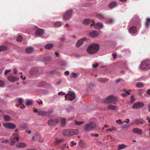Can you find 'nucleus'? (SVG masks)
Here are the masks:
<instances>
[{
	"instance_id": "obj_54",
	"label": "nucleus",
	"mask_w": 150,
	"mask_h": 150,
	"mask_svg": "<svg viewBox=\"0 0 150 150\" xmlns=\"http://www.w3.org/2000/svg\"><path fill=\"white\" fill-rule=\"evenodd\" d=\"M71 147L73 146L74 145H76L77 144V143L74 142V141H72L71 142Z\"/></svg>"
},
{
	"instance_id": "obj_46",
	"label": "nucleus",
	"mask_w": 150,
	"mask_h": 150,
	"mask_svg": "<svg viewBox=\"0 0 150 150\" xmlns=\"http://www.w3.org/2000/svg\"><path fill=\"white\" fill-rule=\"evenodd\" d=\"M84 142L82 140H81L79 142V146H80L83 148L84 147V145H83Z\"/></svg>"
},
{
	"instance_id": "obj_11",
	"label": "nucleus",
	"mask_w": 150,
	"mask_h": 150,
	"mask_svg": "<svg viewBox=\"0 0 150 150\" xmlns=\"http://www.w3.org/2000/svg\"><path fill=\"white\" fill-rule=\"evenodd\" d=\"M144 105V104L142 102H137L134 103L132 108L133 109L140 108H142Z\"/></svg>"
},
{
	"instance_id": "obj_63",
	"label": "nucleus",
	"mask_w": 150,
	"mask_h": 150,
	"mask_svg": "<svg viewBox=\"0 0 150 150\" xmlns=\"http://www.w3.org/2000/svg\"><path fill=\"white\" fill-rule=\"evenodd\" d=\"M146 93L148 95H150V90L148 89L147 90Z\"/></svg>"
},
{
	"instance_id": "obj_5",
	"label": "nucleus",
	"mask_w": 150,
	"mask_h": 150,
	"mask_svg": "<svg viewBox=\"0 0 150 150\" xmlns=\"http://www.w3.org/2000/svg\"><path fill=\"white\" fill-rule=\"evenodd\" d=\"M73 13L72 10L67 11L63 16V19L65 20H69L72 17Z\"/></svg>"
},
{
	"instance_id": "obj_62",
	"label": "nucleus",
	"mask_w": 150,
	"mask_h": 150,
	"mask_svg": "<svg viewBox=\"0 0 150 150\" xmlns=\"http://www.w3.org/2000/svg\"><path fill=\"white\" fill-rule=\"evenodd\" d=\"M113 21V20L112 19H110L108 22V23H112Z\"/></svg>"
},
{
	"instance_id": "obj_33",
	"label": "nucleus",
	"mask_w": 150,
	"mask_h": 150,
	"mask_svg": "<svg viewBox=\"0 0 150 150\" xmlns=\"http://www.w3.org/2000/svg\"><path fill=\"white\" fill-rule=\"evenodd\" d=\"M4 119L6 121H9L11 120L10 116L8 115H4L3 116Z\"/></svg>"
},
{
	"instance_id": "obj_16",
	"label": "nucleus",
	"mask_w": 150,
	"mask_h": 150,
	"mask_svg": "<svg viewBox=\"0 0 150 150\" xmlns=\"http://www.w3.org/2000/svg\"><path fill=\"white\" fill-rule=\"evenodd\" d=\"M8 80L12 82H13L16 81L17 80V77L13 76H10L7 77Z\"/></svg>"
},
{
	"instance_id": "obj_47",
	"label": "nucleus",
	"mask_w": 150,
	"mask_h": 150,
	"mask_svg": "<svg viewBox=\"0 0 150 150\" xmlns=\"http://www.w3.org/2000/svg\"><path fill=\"white\" fill-rule=\"evenodd\" d=\"M122 120L121 119H119L116 120V122L119 124H122L123 123Z\"/></svg>"
},
{
	"instance_id": "obj_61",
	"label": "nucleus",
	"mask_w": 150,
	"mask_h": 150,
	"mask_svg": "<svg viewBox=\"0 0 150 150\" xmlns=\"http://www.w3.org/2000/svg\"><path fill=\"white\" fill-rule=\"evenodd\" d=\"M69 72L68 71H66L65 72L64 74L65 75H68L69 74Z\"/></svg>"
},
{
	"instance_id": "obj_13",
	"label": "nucleus",
	"mask_w": 150,
	"mask_h": 150,
	"mask_svg": "<svg viewBox=\"0 0 150 150\" xmlns=\"http://www.w3.org/2000/svg\"><path fill=\"white\" fill-rule=\"evenodd\" d=\"M51 113L50 111H40L38 112V114L42 116L49 115Z\"/></svg>"
},
{
	"instance_id": "obj_59",
	"label": "nucleus",
	"mask_w": 150,
	"mask_h": 150,
	"mask_svg": "<svg viewBox=\"0 0 150 150\" xmlns=\"http://www.w3.org/2000/svg\"><path fill=\"white\" fill-rule=\"evenodd\" d=\"M98 65L97 63H96L95 64L93 65V66L94 68H96L98 66Z\"/></svg>"
},
{
	"instance_id": "obj_64",
	"label": "nucleus",
	"mask_w": 150,
	"mask_h": 150,
	"mask_svg": "<svg viewBox=\"0 0 150 150\" xmlns=\"http://www.w3.org/2000/svg\"><path fill=\"white\" fill-rule=\"evenodd\" d=\"M55 54L57 57H58L59 55V53L57 52H56L55 53Z\"/></svg>"
},
{
	"instance_id": "obj_24",
	"label": "nucleus",
	"mask_w": 150,
	"mask_h": 150,
	"mask_svg": "<svg viewBox=\"0 0 150 150\" xmlns=\"http://www.w3.org/2000/svg\"><path fill=\"white\" fill-rule=\"evenodd\" d=\"M143 121H144L142 119H136L135 121L134 124L136 125L142 124Z\"/></svg>"
},
{
	"instance_id": "obj_4",
	"label": "nucleus",
	"mask_w": 150,
	"mask_h": 150,
	"mask_svg": "<svg viewBox=\"0 0 150 150\" xmlns=\"http://www.w3.org/2000/svg\"><path fill=\"white\" fill-rule=\"evenodd\" d=\"M76 97V94L74 92L72 91H69L67 94L65 95V100H68L71 101L73 100Z\"/></svg>"
},
{
	"instance_id": "obj_40",
	"label": "nucleus",
	"mask_w": 150,
	"mask_h": 150,
	"mask_svg": "<svg viewBox=\"0 0 150 150\" xmlns=\"http://www.w3.org/2000/svg\"><path fill=\"white\" fill-rule=\"evenodd\" d=\"M126 147V146L123 144L119 145V148L118 150H120L125 148Z\"/></svg>"
},
{
	"instance_id": "obj_27",
	"label": "nucleus",
	"mask_w": 150,
	"mask_h": 150,
	"mask_svg": "<svg viewBox=\"0 0 150 150\" xmlns=\"http://www.w3.org/2000/svg\"><path fill=\"white\" fill-rule=\"evenodd\" d=\"M63 134L65 136H70V130H65L63 131Z\"/></svg>"
},
{
	"instance_id": "obj_22",
	"label": "nucleus",
	"mask_w": 150,
	"mask_h": 150,
	"mask_svg": "<svg viewBox=\"0 0 150 150\" xmlns=\"http://www.w3.org/2000/svg\"><path fill=\"white\" fill-rule=\"evenodd\" d=\"M78 133V131L77 130H70V136L75 135Z\"/></svg>"
},
{
	"instance_id": "obj_58",
	"label": "nucleus",
	"mask_w": 150,
	"mask_h": 150,
	"mask_svg": "<svg viewBox=\"0 0 150 150\" xmlns=\"http://www.w3.org/2000/svg\"><path fill=\"white\" fill-rule=\"evenodd\" d=\"M11 71V70H6L4 72V74L5 75H6L7 74Z\"/></svg>"
},
{
	"instance_id": "obj_2",
	"label": "nucleus",
	"mask_w": 150,
	"mask_h": 150,
	"mask_svg": "<svg viewBox=\"0 0 150 150\" xmlns=\"http://www.w3.org/2000/svg\"><path fill=\"white\" fill-rule=\"evenodd\" d=\"M117 100V97L113 95H110L104 100V102L106 103H112L114 104L115 105Z\"/></svg>"
},
{
	"instance_id": "obj_45",
	"label": "nucleus",
	"mask_w": 150,
	"mask_h": 150,
	"mask_svg": "<svg viewBox=\"0 0 150 150\" xmlns=\"http://www.w3.org/2000/svg\"><path fill=\"white\" fill-rule=\"evenodd\" d=\"M75 122L76 125H82L84 122L82 121L78 122L77 121H75Z\"/></svg>"
},
{
	"instance_id": "obj_48",
	"label": "nucleus",
	"mask_w": 150,
	"mask_h": 150,
	"mask_svg": "<svg viewBox=\"0 0 150 150\" xmlns=\"http://www.w3.org/2000/svg\"><path fill=\"white\" fill-rule=\"evenodd\" d=\"M135 99L134 96H132L131 97V102L132 103H133L135 101Z\"/></svg>"
},
{
	"instance_id": "obj_26",
	"label": "nucleus",
	"mask_w": 150,
	"mask_h": 150,
	"mask_svg": "<svg viewBox=\"0 0 150 150\" xmlns=\"http://www.w3.org/2000/svg\"><path fill=\"white\" fill-rule=\"evenodd\" d=\"M18 103L16 105L17 107H18L19 105L22 104L23 102V100L22 98H19L18 99Z\"/></svg>"
},
{
	"instance_id": "obj_14",
	"label": "nucleus",
	"mask_w": 150,
	"mask_h": 150,
	"mask_svg": "<svg viewBox=\"0 0 150 150\" xmlns=\"http://www.w3.org/2000/svg\"><path fill=\"white\" fill-rule=\"evenodd\" d=\"M40 137V135L38 133H35L32 138V140L33 141H36Z\"/></svg>"
},
{
	"instance_id": "obj_36",
	"label": "nucleus",
	"mask_w": 150,
	"mask_h": 150,
	"mask_svg": "<svg viewBox=\"0 0 150 150\" xmlns=\"http://www.w3.org/2000/svg\"><path fill=\"white\" fill-rule=\"evenodd\" d=\"M150 23V18H148L146 19V21L145 23V26L146 28H148L149 25Z\"/></svg>"
},
{
	"instance_id": "obj_50",
	"label": "nucleus",
	"mask_w": 150,
	"mask_h": 150,
	"mask_svg": "<svg viewBox=\"0 0 150 150\" xmlns=\"http://www.w3.org/2000/svg\"><path fill=\"white\" fill-rule=\"evenodd\" d=\"M73 110V108L72 107H69L67 109V111L68 112H70Z\"/></svg>"
},
{
	"instance_id": "obj_56",
	"label": "nucleus",
	"mask_w": 150,
	"mask_h": 150,
	"mask_svg": "<svg viewBox=\"0 0 150 150\" xmlns=\"http://www.w3.org/2000/svg\"><path fill=\"white\" fill-rule=\"evenodd\" d=\"M38 142H43V139L41 137V136L40 135V137L38 139Z\"/></svg>"
},
{
	"instance_id": "obj_43",
	"label": "nucleus",
	"mask_w": 150,
	"mask_h": 150,
	"mask_svg": "<svg viewBox=\"0 0 150 150\" xmlns=\"http://www.w3.org/2000/svg\"><path fill=\"white\" fill-rule=\"evenodd\" d=\"M22 40V37L21 36H18L17 38V40L18 42H21Z\"/></svg>"
},
{
	"instance_id": "obj_29",
	"label": "nucleus",
	"mask_w": 150,
	"mask_h": 150,
	"mask_svg": "<svg viewBox=\"0 0 150 150\" xmlns=\"http://www.w3.org/2000/svg\"><path fill=\"white\" fill-rule=\"evenodd\" d=\"M98 81L99 82H105L108 81V79L106 78H100L98 79Z\"/></svg>"
},
{
	"instance_id": "obj_49",
	"label": "nucleus",
	"mask_w": 150,
	"mask_h": 150,
	"mask_svg": "<svg viewBox=\"0 0 150 150\" xmlns=\"http://www.w3.org/2000/svg\"><path fill=\"white\" fill-rule=\"evenodd\" d=\"M130 127L129 125H124L122 126V128H124V129H127L129 127Z\"/></svg>"
},
{
	"instance_id": "obj_42",
	"label": "nucleus",
	"mask_w": 150,
	"mask_h": 150,
	"mask_svg": "<svg viewBox=\"0 0 150 150\" xmlns=\"http://www.w3.org/2000/svg\"><path fill=\"white\" fill-rule=\"evenodd\" d=\"M66 119L65 118H62L61 120V124L62 126H64L65 123Z\"/></svg>"
},
{
	"instance_id": "obj_57",
	"label": "nucleus",
	"mask_w": 150,
	"mask_h": 150,
	"mask_svg": "<svg viewBox=\"0 0 150 150\" xmlns=\"http://www.w3.org/2000/svg\"><path fill=\"white\" fill-rule=\"evenodd\" d=\"M58 95H64L65 94V93L63 92H59L58 93Z\"/></svg>"
},
{
	"instance_id": "obj_44",
	"label": "nucleus",
	"mask_w": 150,
	"mask_h": 150,
	"mask_svg": "<svg viewBox=\"0 0 150 150\" xmlns=\"http://www.w3.org/2000/svg\"><path fill=\"white\" fill-rule=\"evenodd\" d=\"M116 130V129L114 127H112L111 129L109 128L106 129V131H110L111 132L112 131H115Z\"/></svg>"
},
{
	"instance_id": "obj_51",
	"label": "nucleus",
	"mask_w": 150,
	"mask_h": 150,
	"mask_svg": "<svg viewBox=\"0 0 150 150\" xmlns=\"http://www.w3.org/2000/svg\"><path fill=\"white\" fill-rule=\"evenodd\" d=\"M32 104V102L31 100H28L27 102L26 105H30Z\"/></svg>"
},
{
	"instance_id": "obj_35",
	"label": "nucleus",
	"mask_w": 150,
	"mask_h": 150,
	"mask_svg": "<svg viewBox=\"0 0 150 150\" xmlns=\"http://www.w3.org/2000/svg\"><path fill=\"white\" fill-rule=\"evenodd\" d=\"M117 5V3L115 2H111L109 5V7L110 8L114 7Z\"/></svg>"
},
{
	"instance_id": "obj_7",
	"label": "nucleus",
	"mask_w": 150,
	"mask_h": 150,
	"mask_svg": "<svg viewBox=\"0 0 150 150\" xmlns=\"http://www.w3.org/2000/svg\"><path fill=\"white\" fill-rule=\"evenodd\" d=\"M19 139L18 135L17 134H13L11 140V145H13Z\"/></svg>"
},
{
	"instance_id": "obj_55",
	"label": "nucleus",
	"mask_w": 150,
	"mask_h": 150,
	"mask_svg": "<svg viewBox=\"0 0 150 150\" xmlns=\"http://www.w3.org/2000/svg\"><path fill=\"white\" fill-rule=\"evenodd\" d=\"M144 77H142L141 78H139L137 79L138 81H141L142 80H145L144 79L145 78Z\"/></svg>"
},
{
	"instance_id": "obj_21",
	"label": "nucleus",
	"mask_w": 150,
	"mask_h": 150,
	"mask_svg": "<svg viewBox=\"0 0 150 150\" xmlns=\"http://www.w3.org/2000/svg\"><path fill=\"white\" fill-rule=\"evenodd\" d=\"M107 108L110 110H115L117 109V106L112 105H110L107 107Z\"/></svg>"
},
{
	"instance_id": "obj_60",
	"label": "nucleus",
	"mask_w": 150,
	"mask_h": 150,
	"mask_svg": "<svg viewBox=\"0 0 150 150\" xmlns=\"http://www.w3.org/2000/svg\"><path fill=\"white\" fill-rule=\"evenodd\" d=\"M13 73L14 74H16L17 73V69H14L13 70Z\"/></svg>"
},
{
	"instance_id": "obj_32",
	"label": "nucleus",
	"mask_w": 150,
	"mask_h": 150,
	"mask_svg": "<svg viewBox=\"0 0 150 150\" xmlns=\"http://www.w3.org/2000/svg\"><path fill=\"white\" fill-rule=\"evenodd\" d=\"M144 85L143 83L141 82H139L136 84V86L138 88H142L144 87Z\"/></svg>"
},
{
	"instance_id": "obj_52",
	"label": "nucleus",
	"mask_w": 150,
	"mask_h": 150,
	"mask_svg": "<svg viewBox=\"0 0 150 150\" xmlns=\"http://www.w3.org/2000/svg\"><path fill=\"white\" fill-rule=\"evenodd\" d=\"M4 85V83L3 81L0 80V87H3Z\"/></svg>"
},
{
	"instance_id": "obj_25",
	"label": "nucleus",
	"mask_w": 150,
	"mask_h": 150,
	"mask_svg": "<svg viewBox=\"0 0 150 150\" xmlns=\"http://www.w3.org/2000/svg\"><path fill=\"white\" fill-rule=\"evenodd\" d=\"M37 69L35 68H33L30 71V74L32 75L36 74L37 72Z\"/></svg>"
},
{
	"instance_id": "obj_8",
	"label": "nucleus",
	"mask_w": 150,
	"mask_h": 150,
	"mask_svg": "<svg viewBox=\"0 0 150 150\" xmlns=\"http://www.w3.org/2000/svg\"><path fill=\"white\" fill-rule=\"evenodd\" d=\"M59 122V120L57 119H52L49 120L48 124L50 126H54L58 124Z\"/></svg>"
},
{
	"instance_id": "obj_38",
	"label": "nucleus",
	"mask_w": 150,
	"mask_h": 150,
	"mask_svg": "<svg viewBox=\"0 0 150 150\" xmlns=\"http://www.w3.org/2000/svg\"><path fill=\"white\" fill-rule=\"evenodd\" d=\"M7 49L6 47L3 45L0 46V52L4 51Z\"/></svg>"
},
{
	"instance_id": "obj_28",
	"label": "nucleus",
	"mask_w": 150,
	"mask_h": 150,
	"mask_svg": "<svg viewBox=\"0 0 150 150\" xmlns=\"http://www.w3.org/2000/svg\"><path fill=\"white\" fill-rule=\"evenodd\" d=\"M64 141V140L63 139L56 138L55 143L56 144H58L60 143L63 142Z\"/></svg>"
},
{
	"instance_id": "obj_15",
	"label": "nucleus",
	"mask_w": 150,
	"mask_h": 150,
	"mask_svg": "<svg viewBox=\"0 0 150 150\" xmlns=\"http://www.w3.org/2000/svg\"><path fill=\"white\" fill-rule=\"evenodd\" d=\"M132 132L134 133H137L139 135L142 134V130L139 128H134L132 130Z\"/></svg>"
},
{
	"instance_id": "obj_6",
	"label": "nucleus",
	"mask_w": 150,
	"mask_h": 150,
	"mask_svg": "<svg viewBox=\"0 0 150 150\" xmlns=\"http://www.w3.org/2000/svg\"><path fill=\"white\" fill-rule=\"evenodd\" d=\"M96 126V125L95 123L92 122L86 125L84 127V129L86 131H89L94 128Z\"/></svg>"
},
{
	"instance_id": "obj_34",
	"label": "nucleus",
	"mask_w": 150,
	"mask_h": 150,
	"mask_svg": "<svg viewBox=\"0 0 150 150\" xmlns=\"http://www.w3.org/2000/svg\"><path fill=\"white\" fill-rule=\"evenodd\" d=\"M91 22V21L88 19H86L84 20L83 21V24L85 25H88Z\"/></svg>"
},
{
	"instance_id": "obj_1",
	"label": "nucleus",
	"mask_w": 150,
	"mask_h": 150,
	"mask_svg": "<svg viewBox=\"0 0 150 150\" xmlns=\"http://www.w3.org/2000/svg\"><path fill=\"white\" fill-rule=\"evenodd\" d=\"M99 47V45H98L92 44L88 47L87 49V51L90 54H94L98 51Z\"/></svg>"
},
{
	"instance_id": "obj_3",
	"label": "nucleus",
	"mask_w": 150,
	"mask_h": 150,
	"mask_svg": "<svg viewBox=\"0 0 150 150\" xmlns=\"http://www.w3.org/2000/svg\"><path fill=\"white\" fill-rule=\"evenodd\" d=\"M142 70L146 71L150 69V60H146L142 62L140 66Z\"/></svg>"
},
{
	"instance_id": "obj_19",
	"label": "nucleus",
	"mask_w": 150,
	"mask_h": 150,
	"mask_svg": "<svg viewBox=\"0 0 150 150\" xmlns=\"http://www.w3.org/2000/svg\"><path fill=\"white\" fill-rule=\"evenodd\" d=\"M44 30L42 29H38L35 32L36 35H40L44 33Z\"/></svg>"
},
{
	"instance_id": "obj_12",
	"label": "nucleus",
	"mask_w": 150,
	"mask_h": 150,
	"mask_svg": "<svg viewBox=\"0 0 150 150\" xmlns=\"http://www.w3.org/2000/svg\"><path fill=\"white\" fill-rule=\"evenodd\" d=\"M87 39L86 38H84L78 40L76 44V46L77 47H80L83 44L84 40H86Z\"/></svg>"
},
{
	"instance_id": "obj_37",
	"label": "nucleus",
	"mask_w": 150,
	"mask_h": 150,
	"mask_svg": "<svg viewBox=\"0 0 150 150\" xmlns=\"http://www.w3.org/2000/svg\"><path fill=\"white\" fill-rule=\"evenodd\" d=\"M70 76L71 78H76L77 77L78 74L74 72H72Z\"/></svg>"
},
{
	"instance_id": "obj_53",
	"label": "nucleus",
	"mask_w": 150,
	"mask_h": 150,
	"mask_svg": "<svg viewBox=\"0 0 150 150\" xmlns=\"http://www.w3.org/2000/svg\"><path fill=\"white\" fill-rule=\"evenodd\" d=\"M66 145V143L64 144H63L61 147V149L63 150H64L65 148Z\"/></svg>"
},
{
	"instance_id": "obj_39",
	"label": "nucleus",
	"mask_w": 150,
	"mask_h": 150,
	"mask_svg": "<svg viewBox=\"0 0 150 150\" xmlns=\"http://www.w3.org/2000/svg\"><path fill=\"white\" fill-rule=\"evenodd\" d=\"M61 25V22H56L54 23V26L55 27H59Z\"/></svg>"
},
{
	"instance_id": "obj_30",
	"label": "nucleus",
	"mask_w": 150,
	"mask_h": 150,
	"mask_svg": "<svg viewBox=\"0 0 150 150\" xmlns=\"http://www.w3.org/2000/svg\"><path fill=\"white\" fill-rule=\"evenodd\" d=\"M53 47V45L52 44H48L45 45V49H50Z\"/></svg>"
},
{
	"instance_id": "obj_10",
	"label": "nucleus",
	"mask_w": 150,
	"mask_h": 150,
	"mask_svg": "<svg viewBox=\"0 0 150 150\" xmlns=\"http://www.w3.org/2000/svg\"><path fill=\"white\" fill-rule=\"evenodd\" d=\"M3 126L8 129H13L16 127L15 124L11 123H6L3 124Z\"/></svg>"
},
{
	"instance_id": "obj_18",
	"label": "nucleus",
	"mask_w": 150,
	"mask_h": 150,
	"mask_svg": "<svg viewBox=\"0 0 150 150\" xmlns=\"http://www.w3.org/2000/svg\"><path fill=\"white\" fill-rule=\"evenodd\" d=\"M27 144L25 143H17L16 146L18 148H24L27 146Z\"/></svg>"
},
{
	"instance_id": "obj_20",
	"label": "nucleus",
	"mask_w": 150,
	"mask_h": 150,
	"mask_svg": "<svg viewBox=\"0 0 150 150\" xmlns=\"http://www.w3.org/2000/svg\"><path fill=\"white\" fill-rule=\"evenodd\" d=\"M98 33L95 30L92 31L90 33V36L92 37H96L98 35Z\"/></svg>"
},
{
	"instance_id": "obj_9",
	"label": "nucleus",
	"mask_w": 150,
	"mask_h": 150,
	"mask_svg": "<svg viewBox=\"0 0 150 150\" xmlns=\"http://www.w3.org/2000/svg\"><path fill=\"white\" fill-rule=\"evenodd\" d=\"M92 21H93V23L91 24V27L92 26H93L95 28L98 29L102 28L103 26V24L101 23H97L95 24V22L93 20Z\"/></svg>"
},
{
	"instance_id": "obj_41",
	"label": "nucleus",
	"mask_w": 150,
	"mask_h": 150,
	"mask_svg": "<svg viewBox=\"0 0 150 150\" xmlns=\"http://www.w3.org/2000/svg\"><path fill=\"white\" fill-rule=\"evenodd\" d=\"M97 17L99 19H102L104 18L103 15L101 13H98L97 15Z\"/></svg>"
},
{
	"instance_id": "obj_23",
	"label": "nucleus",
	"mask_w": 150,
	"mask_h": 150,
	"mask_svg": "<svg viewBox=\"0 0 150 150\" xmlns=\"http://www.w3.org/2000/svg\"><path fill=\"white\" fill-rule=\"evenodd\" d=\"M122 91L125 92V93H122L121 94V96L122 97H125L127 96V95H130V93L129 92V90L127 91L126 89H123Z\"/></svg>"
},
{
	"instance_id": "obj_31",
	"label": "nucleus",
	"mask_w": 150,
	"mask_h": 150,
	"mask_svg": "<svg viewBox=\"0 0 150 150\" xmlns=\"http://www.w3.org/2000/svg\"><path fill=\"white\" fill-rule=\"evenodd\" d=\"M33 51V48L32 47H29L26 49V52L28 53H30Z\"/></svg>"
},
{
	"instance_id": "obj_17",
	"label": "nucleus",
	"mask_w": 150,
	"mask_h": 150,
	"mask_svg": "<svg viewBox=\"0 0 150 150\" xmlns=\"http://www.w3.org/2000/svg\"><path fill=\"white\" fill-rule=\"evenodd\" d=\"M137 31V28L134 26H132L130 27L129 30V32L132 34H135Z\"/></svg>"
}]
</instances>
